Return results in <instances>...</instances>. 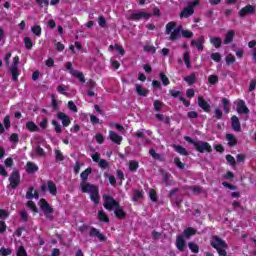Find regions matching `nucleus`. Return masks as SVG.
I'll list each match as a JSON object with an SVG mask.
<instances>
[{
	"mask_svg": "<svg viewBox=\"0 0 256 256\" xmlns=\"http://www.w3.org/2000/svg\"><path fill=\"white\" fill-rule=\"evenodd\" d=\"M91 173H93V168L88 167L80 174V189L82 193H90L91 201H93L94 205H99V201L101 200L99 197V187L87 182Z\"/></svg>",
	"mask_w": 256,
	"mask_h": 256,
	"instance_id": "obj_1",
	"label": "nucleus"
},
{
	"mask_svg": "<svg viewBox=\"0 0 256 256\" xmlns=\"http://www.w3.org/2000/svg\"><path fill=\"white\" fill-rule=\"evenodd\" d=\"M184 81L188 83L189 86L195 85V82L197 81V76H195V73H192L189 76L184 77Z\"/></svg>",
	"mask_w": 256,
	"mask_h": 256,
	"instance_id": "obj_33",
	"label": "nucleus"
},
{
	"mask_svg": "<svg viewBox=\"0 0 256 256\" xmlns=\"http://www.w3.org/2000/svg\"><path fill=\"white\" fill-rule=\"evenodd\" d=\"M144 51H147L148 53H152V54L157 53V49L153 45L144 46Z\"/></svg>",
	"mask_w": 256,
	"mask_h": 256,
	"instance_id": "obj_58",
	"label": "nucleus"
},
{
	"mask_svg": "<svg viewBox=\"0 0 256 256\" xmlns=\"http://www.w3.org/2000/svg\"><path fill=\"white\" fill-rule=\"evenodd\" d=\"M10 187L12 189H17L19 187V183H21V174L19 170H13L9 177Z\"/></svg>",
	"mask_w": 256,
	"mask_h": 256,
	"instance_id": "obj_5",
	"label": "nucleus"
},
{
	"mask_svg": "<svg viewBox=\"0 0 256 256\" xmlns=\"http://www.w3.org/2000/svg\"><path fill=\"white\" fill-rule=\"evenodd\" d=\"M222 105L224 109V113H229L231 111V102H229V99L222 98Z\"/></svg>",
	"mask_w": 256,
	"mask_h": 256,
	"instance_id": "obj_34",
	"label": "nucleus"
},
{
	"mask_svg": "<svg viewBox=\"0 0 256 256\" xmlns=\"http://www.w3.org/2000/svg\"><path fill=\"white\" fill-rule=\"evenodd\" d=\"M188 247L192 253H199V245L195 242H189Z\"/></svg>",
	"mask_w": 256,
	"mask_h": 256,
	"instance_id": "obj_42",
	"label": "nucleus"
},
{
	"mask_svg": "<svg viewBox=\"0 0 256 256\" xmlns=\"http://www.w3.org/2000/svg\"><path fill=\"white\" fill-rule=\"evenodd\" d=\"M11 253H13V251L11 250V248L2 247V248L0 249V255H2V256H9V255H11Z\"/></svg>",
	"mask_w": 256,
	"mask_h": 256,
	"instance_id": "obj_54",
	"label": "nucleus"
},
{
	"mask_svg": "<svg viewBox=\"0 0 256 256\" xmlns=\"http://www.w3.org/2000/svg\"><path fill=\"white\" fill-rule=\"evenodd\" d=\"M26 129H28L30 133H37V131H39V126H37L33 121H28L26 123Z\"/></svg>",
	"mask_w": 256,
	"mask_h": 256,
	"instance_id": "obj_27",
	"label": "nucleus"
},
{
	"mask_svg": "<svg viewBox=\"0 0 256 256\" xmlns=\"http://www.w3.org/2000/svg\"><path fill=\"white\" fill-rule=\"evenodd\" d=\"M52 125L54 127L55 133H63V128L61 127V124L57 120H52Z\"/></svg>",
	"mask_w": 256,
	"mask_h": 256,
	"instance_id": "obj_38",
	"label": "nucleus"
},
{
	"mask_svg": "<svg viewBox=\"0 0 256 256\" xmlns=\"http://www.w3.org/2000/svg\"><path fill=\"white\" fill-rule=\"evenodd\" d=\"M154 111H161V109L163 108V102H161V100H155L154 101Z\"/></svg>",
	"mask_w": 256,
	"mask_h": 256,
	"instance_id": "obj_52",
	"label": "nucleus"
},
{
	"mask_svg": "<svg viewBox=\"0 0 256 256\" xmlns=\"http://www.w3.org/2000/svg\"><path fill=\"white\" fill-rule=\"evenodd\" d=\"M183 26L177 27V22L171 21L166 24L165 34L170 35V41H177L181 39V31Z\"/></svg>",
	"mask_w": 256,
	"mask_h": 256,
	"instance_id": "obj_2",
	"label": "nucleus"
},
{
	"mask_svg": "<svg viewBox=\"0 0 256 256\" xmlns=\"http://www.w3.org/2000/svg\"><path fill=\"white\" fill-rule=\"evenodd\" d=\"M231 125L233 131H236V133H239V131H241V122L239 121V117H237L236 115H233L231 117Z\"/></svg>",
	"mask_w": 256,
	"mask_h": 256,
	"instance_id": "obj_17",
	"label": "nucleus"
},
{
	"mask_svg": "<svg viewBox=\"0 0 256 256\" xmlns=\"http://www.w3.org/2000/svg\"><path fill=\"white\" fill-rule=\"evenodd\" d=\"M129 171L131 173H136L137 169H139V161L137 160H130L128 164Z\"/></svg>",
	"mask_w": 256,
	"mask_h": 256,
	"instance_id": "obj_30",
	"label": "nucleus"
},
{
	"mask_svg": "<svg viewBox=\"0 0 256 256\" xmlns=\"http://www.w3.org/2000/svg\"><path fill=\"white\" fill-rule=\"evenodd\" d=\"M24 45H25L26 49H28V51H31V49H33V40H31V38H29V37H25Z\"/></svg>",
	"mask_w": 256,
	"mask_h": 256,
	"instance_id": "obj_44",
	"label": "nucleus"
},
{
	"mask_svg": "<svg viewBox=\"0 0 256 256\" xmlns=\"http://www.w3.org/2000/svg\"><path fill=\"white\" fill-rule=\"evenodd\" d=\"M159 76H160V80L162 81V83L165 87H167V85L171 84V81H169V77H167V75H165V73L161 72Z\"/></svg>",
	"mask_w": 256,
	"mask_h": 256,
	"instance_id": "obj_40",
	"label": "nucleus"
},
{
	"mask_svg": "<svg viewBox=\"0 0 256 256\" xmlns=\"http://www.w3.org/2000/svg\"><path fill=\"white\" fill-rule=\"evenodd\" d=\"M237 113L247 115L249 113V108L245 104L244 100H239L236 106Z\"/></svg>",
	"mask_w": 256,
	"mask_h": 256,
	"instance_id": "obj_15",
	"label": "nucleus"
},
{
	"mask_svg": "<svg viewBox=\"0 0 256 256\" xmlns=\"http://www.w3.org/2000/svg\"><path fill=\"white\" fill-rule=\"evenodd\" d=\"M171 174L169 173H165L164 174V178H163V182L165 183L166 187H169V185H171Z\"/></svg>",
	"mask_w": 256,
	"mask_h": 256,
	"instance_id": "obj_60",
	"label": "nucleus"
},
{
	"mask_svg": "<svg viewBox=\"0 0 256 256\" xmlns=\"http://www.w3.org/2000/svg\"><path fill=\"white\" fill-rule=\"evenodd\" d=\"M135 89H136V93H137V95H139V97H147V95H149V90L143 88V86H141V84H135Z\"/></svg>",
	"mask_w": 256,
	"mask_h": 256,
	"instance_id": "obj_23",
	"label": "nucleus"
},
{
	"mask_svg": "<svg viewBox=\"0 0 256 256\" xmlns=\"http://www.w3.org/2000/svg\"><path fill=\"white\" fill-rule=\"evenodd\" d=\"M190 189L192 193H197V195H200V193H203V187L191 186Z\"/></svg>",
	"mask_w": 256,
	"mask_h": 256,
	"instance_id": "obj_62",
	"label": "nucleus"
},
{
	"mask_svg": "<svg viewBox=\"0 0 256 256\" xmlns=\"http://www.w3.org/2000/svg\"><path fill=\"white\" fill-rule=\"evenodd\" d=\"M104 207L108 211H113L114 207H119V202H117L111 195H104Z\"/></svg>",
	"mask_w": 256,
	"mask_h": 256,
	"instance_id": "obj_6",
	"label": "nucleus"
},
{
	"mask_svg": "<svg viewBox=\"0 0 256 256\" xmlns=\"http://www.w3.org/2000/svg\"><path fill=\"white\" fill-rule=\"evenodd\" d=\"M210 43L215 47V49H221V45H223V40L220 37H211Z\"/></svg>",
	"mask_w": 256,
	"mask_h": 256,
	"instance_id": "obj_25",
	"label": "nucleus"
},
{
	"mask_svg": "<svg viewBox=\"0 0 256 256\" xmlns=\"http://www.w3.org/2000/svg\"><path fill=\"white\" fill-rule=\"evenodd\" d=\"M233 39H235V30H229L224 38V45H229L230 43H233Z\"/></svg>",
	"mask_w": 256,
	"mask_h": 256,
	"instance_id": "obj_22",
	"label": "nucleus"
},
{
	"mask_svg": "<svg viewBox=\"0 0 256 256\" xmlns=\"http://www.w3.org/2000/svg\"><path fill=\"white\" fill-rule=\"evenodd\" d=\"M151 17H153V14H151L149 12L141 11L138 13H132L129 16V20L130 21H141V19H145L147 21V20L151 19Z\"/></svg>",
	"mask_w": 256,
	"mask_h": 256,
	"instance_id": "obj_7",
	"label": "nucleus"
},
{
	"mask_svg": "<svg viewBox=\"0 0 256 256\" xmlns=\"http://www.w3.org/2000/svg\"><path fill=\"white\" fill-rule=\"evenodd\" d=\"M27 207L31 209L34 213H39V208H37V205L32 200H29L27 202Z\"/></svg>",
	"mask_w": 256,
	"mask_h": 256,
	"instance_id": "obj_43",
	"label": "nucleus"
},
{
	"mask_svg": "<svg viewBox=\"0 0 256 256\" xmlns=\"http://www.w3.org/2000/svg\"><path fill=\"white\" fill-rule=\"evenodd\" d=\"M39 199V192H37V190H35V188L33 186H31L28 191L26 192V199Z\"/></svg>",
	"mask_w": 256,
	"mask_h": 256,
	"instance_id": "obj_21",
	"label": "nucleus"
},
{
	"mask_svg": "<svg viewBox=\"0 0 256 256\" xmlns=\"http://www.w3.org/2000/svg\"><path fill=\"white\" fill-rule=\"evenodd\" d=\"M173 148L176 153H179V155H183L184 157H187V155H189L187 149L181 145H174Z\"/></svg>",
	"mask_w": 256,
	"mask_h": 256,
	"instance_id": "obj_28",
	"label": "nucleus"
},
{
	"mask_svg": "<svg viewBox=\"0 0 256 256\" xmlns=\"http://www.w3.org/2000/svg\"><path fill=\"white\" fill-rule=\"evenodd\" d=\"M226 161L229 163V165H231V167H235V165H237L235 157H233L231 154L226 155Z\"/></svg>",
	"mask_w": 256,
	"mask_h": 256,
	"instance_id": "obj_47",
	"label": "nucleus"
},
{
	"mask_svg": "<svg viewBox=\"0 0 256 256\" xmlns=\"http://www.w3.org/2000/svg\"><path fill=\"white\" fill-rule=\"evenodd\" d=\"M255 88H256V79H252V80L250 81V85H249V87H248V91H249L250 93H252V91H255Z\"/></svg>",
	"mask_w": 256,
	"mask_h": 256,
	"instance_id": "obj_64",
	"label": "nucleus"
},
{
	"mask_svg": "<svg viewBox=\"0 0 256 256\" xmlns=\"http://www.w3.org/2000/svg\"><path fill=\"white\" fill-rule=\"evenodd\" d=\"M47 185L49 193H51L53 196L57 195V185L55 184V182L49 180L47 182Z\"/></svg>",
	"mask_w": 256,
	"mask_h": 256,
	"instance_id": "obj_31",
	"label": "nucleus"
},
{
	"mask_svg": "<svg viewBox=\"0 0 256 256\" xmlns=\"http://www.w3.org/2000/svg\"><path fill=\"white\" fill-rule=\"evenodd\" d=\"M193 13H195V9L191 8L190 6H187L180 12V18L187 19L188 17H191Z\"/></svg>",
	"mask_w": 256,
	"mask_h": 256,
	"instance_id": "obj_20",
	"label": "nucleus"
},
{
	"mask_svg": "<svg viewBox=\"0 0 256 256\" xmlns=\"http://www.w3.org/2000/svg\"><path fill=\"white\" fill-rule=\"evenodd\" d=\"M109 137H110L111 142L116 143V145H121V142L123 141V136L116 134L115 131H110Z\"/></svg>",
	"mask_w": 256,
	"mask_h": 256,
	"instance_id": "obj_19",
	"label": "nucleus"
},
{
	"mask_svg": "<svg viewBox=\"0 0 256 256\" xmlns=\"http://www.w3.org/2000/svg\"><path fill=\"white\" fill-rule=\"evenodd\" d=\"M12 81H19V68H10Z\"/></svg>",
	"mask_w": 256,
	"mask_h": 256,
	"instance_id": "obj_36",
	"label": "nucleus"
},
{
	"mask_svg": "<svg viewBox=\"0 0 256 256\" xmlns=\"http://www.w3.org/2000/svg\"><path fill=\"white\" fill-rule=\"evenodd\" d=\"M208 83L210 85H217V83H219V76H217V75H210L208 77Z\"/></svg>",
	"mask_w": 256,
	"mask_h": 256,
	"instance_id": "obj_46",
	"label": "nucleus"
},
{
	"mask_svg": "<svg viewBox=\"0 0 256 256\" xmlns=\"http://www.w3.org/2000/svg\"><path fill=\"white\" fill-rule=\"evenodd\" d=\"M226 60V65H233V63H235L236 59L235 56H233L232 54H228L225 58Z\"/></svg>",
	"mask_w": 256,
	"mask_h": 256,
	"instance_id": "obj_51",
	"label": "nucleus"
},
{
	"mask_svg": "<svg viewBox=\"0 0 256 256\" xmlns=\"http://www.w3.org/2000/svg\"><path fill=\"white\" fill-rule=\"evenodd\" d=\"M149 197L151 201H153L154 203H157V191H155V189L150 190Z\"/></svg>",
	"mask_w": 256,
	"mask_h": 256,
	"instance_id": "obj_57",
	"label": "nucleus"
},
{
	"mask_svg": "<svg viewBox=\"0 0 256 256\" xmlns=\"http://www.w3.org/2000/svg\"><path fill=\"white\" fill-rule=\"evenodd\" d=\"M182 33V37H184V39H191L193 37V32L189 31V30H181Z\"/></svg>",
	"mask_w": 256,
	"mask_h": 256,
	"instance_id": "obj_55",
	"label": "nucleus"
},
{
	"mask_svg": "<svg viewBox=\"0 0 256 256\" xmlns=\"http://www.w3.org/2000/svg\"><path fill=\"white\" fill-rule=\"evenodd\" d=\"M37 171H39V166H37V164L34 162H27L26 173H28V175H33L34 173H37Z\"/></svg>",
	"mask_w": 256,
	"mask_h": 256,
	"instance_id": "obj_18",
	"label": "nucleus"
},
{
	"mask_svg": "<svg viewBox=\"0 0 256 256\" xmlns=\"http://www.w3.org/2000/svg\"><path fill=\"white\" fill-rule=\"evenodd\" d=\"M215 115V119H217L218 121H220V119H223V110L216 108L214 111Z\"/></svg>",
	"mask_w": 256,
	"mask_h": 256,
	"instance_id": "obj_56",
	"label": "nucleus"
},
{
	"mask_svg": "<svg viewBox=\"0 0 256 256\" xmlns=\"http://www.w3.org/2000/svg\"><path fill=\"white\" fill-rule=\"evenodd\" d=\"M256 11V7L251 4H247L245 7L239 10V17H247V15H254Z\"/></svg>",
	"mask_w": 256,
	"mask_h": 256,
	"instance_id": "obj_9",
	"label": "nucleus"
},
{
	"mask_svg": "<svg viewBox=\"0 0 256 256\" xmlns=\"http://www.w3.org/2000/svg\"><path fill=\"white\" fill-rule=\"evenodd\" d=\"M183 59L187 69H191V56L189 55V51L184 52Z\"/></svg>",
	"mask_w": 256,
	"mask_h": 256,
	"instance_id": "obj_35",
	"label": "nucleus"
},
{
	"mask_svg": "<svg viewBox=\"0 0 256 256\" xmlns=\"http://www.w3.org/2000/svg\"><path fill=\"white\" fill-rule=\"evenodd\" d=\"M181 91L179 90H169V95L173 97V99H177V97H179L181 95Z\"/></svg>",
	"mask_w": 256,
	"mask_h": 256,
	"instance_id": "obj_61",
	"label": "nucleus"
},
{
	"mask_svg": "<svg viewBox=\"0 0 256 256\" xmlns=\"http://www.w3.org/2000/svg\"><path fill=\"white\" fill-rule=\"evenodd\" d=\"M226 140L228 141V147H235L237 145V137L233 134H226Z\"/></svg>",
	"mask_w": 256,
	"mask_h": 256,
	"instance_id": "obj_29",
	"label": "nucleus"
},
{
	"mask_svg": "<svg viewBox=\"0 0 256 256\" xmlns=\"http://www.w3.org/2000/svg\"><path fill=\"white\" fill-rule=\"evenodd\" d=\"M17 256H27V251L24 246H20L16 251Z\"/></svg>",
	"mask_w": 256,
	"mask_h": 256,
	"instance_id": "obj_59",
	"label": "nucleus"
},
{
	"mask_svg": "<svg viewBox=\"0 0 256 256\" xmlns=\"http://www.w3.org/2000/svg\"><path fill=\"white\" fill-rule=\"evenodd\" d=\"M210 245L213 249H216L219 256H227L226 249H229V245H227V242L219 236H213Z\"/></svg>",
	"mask_w": 256,
	"mask_h": 256,
	"instance_id": "obj_3",
	"label": "nucleus"
},
{
	"mask_svg": "<svg viewBox=\"0 0 256 256\" xmlns=\"http://www.w3.org/2000/svg\"><path fill=\"white\" fill-rule=\"evenodd\" d=\"M98 219L102 223H109L110 221L109 216H107V213L103 210L98 211Z\"/></svg>",
	"mask_w": 256,
	"mask_h": 256,
	"instance_id": "obj_32",
	"label": "nucleus"
},
{
	"mask_svg": "<svg viewBox=\"0 0 256 256\" xmlns=\"http://www.w3.org/2000/svg\"><path fill=\"white\" fill-rule=\"evenodd\" d=\"M71 75L79 79L80 83H85V75H83V72H71Z\"/></svg>",
	"mask_w": 256,
	"mask_h": 256,
	"instance_id": "obj_41",
	"label": "nucleus"
},
{
	"mask_svg": "<svg viewBox=\"0 0 256 256\" xmlns=\"http://www.w3.org/2000/svg\"><path fill=\"white\" fill-rule=\"evenodd\" d=\"M114 213L117 219H125L127 217V213L120 206L116 207V209L114 210Z\"/></svg>",
	"mask_w": 256,
	"mask_h": 256,
	"instance_id": "obj_26",
	"label": "nucleus"
},
{
	"mask_svg": "<svg viewBox=\"0 0 256 256\" xmlns=\"http://www.w3.org/2000/svg\"><path fill=\"white\" fill-rule=\"evenodd\" d=\"M198 107H200L204 113H211V104L207 102L203 96H198Z\"/></svg>",
	"mask_w": 256,
	"mask_h": 256,
	"instance_id": "obj_10",
	"label": "nucleus"
},
{
	"mask_svg": "<svg viewBox=\"0 0 256 256\" xmlns=\"http://www.w3.org/2000/svg\"><path fill=\"white\" fill-rule=\"evenodd\" d=\"M175 245L178 251L180 252L185 251V249L187 248V242L185 241V237L181 234L177 235Z\"/></svg>",
	"mask_w": 256,
	"mask_h": 256,
	"instance_id": "obj_11",
	"label": "nucleus"
},
{
	"mask_svg": "<svg viewBox=\"0 0 256 256\" xmlns=\"http://www.w3.org/2000/svg\"><path fill=\"white\" fill-rule=\"evenodd\" d=\"M109 49H115V50H117L118 51V53H119V55H125V49L123 48V46H121V45H110L109 46Z\"/></svg>",
	"mask_w": 256,
	"mask_h": 256,
	"instance_id": "obj_45",
	"label": "nucleus"
},
{
	"mask_svg": "<svg viewBox=\"0 0 256 256\" xmlns=\"http://www.w3.org/2000/svg\"><path fill=\"white\" fill-rule=\"evenodd\" d=\"M174 164L178 169H181V170L185 169V163L181 162V158L179 157L174 158Z\"/></svg>",
	"mask_w": 256,
	"mask_h": 256,
	"instance_id": "obj_48",
	"label": "nucleus"
},
{
	"mask_svg": "<svg viewBox=\"0 0 256 256\" xmlns=\"http://www.w3.org/2000/svg\"><path fill=\"white\" fill-rule=\"evenodd\" d=\"M19 215L23 223H27V221H29V213H27V210H21Z\"/></svg>",
	"mask_w": 256,
	"mask_h": 256,
	"instance_id": "obj_37",
	"label": "nucleus"
},
{
	"mask_svg": "<svg viewBox=\"0 0 256 256\" xmlns=\"http://www.w3.org/2000/svg\"><path fill=\"white\" fill-rule=\"evenodd\" d=\"M31 31L36 37H41L42 28L39 25L32 26Z\"/></svg>",
	"mask_w": 256,
	"mask_h": 256,
	"instance_id": "obj_39",
	"label": "nucleus"
},
{
	"mask_svg": "<svg viewBox=\"0 0 256 256\" xmlns=\"http://www.w3.org/2000/svg\"><path fill=\"white\" fill-rule=\"evenodd\" d=\"M194 149L198 151V153H213V148L209 142L197 141L195 143Z\"/></svg>",
	"mask_w": 256,
	"mask_h": 256,
	"instance_id": "obj_4",
	"label": "nucleus"
},
{
	"mask_svg": "<svg viewBox=\"0 0 256 256\" xmlns=\"http://www.w3.org/2000/svg\"><path fill=\"white\" fill-rule=\"evenodd\" d=\"M205 37L200 36L197 40L191 41V46L196 47L198 51H203L205 49Z\"/></svg>",
	"mask_w": 256,
	"mask_h": 256,
	"instance_id": "obj_14",
	"label": "nucleus"
},
{
	"mask_svg": "<svg viewBox=\"0 0 256 256\" xmlns=\"http://www.w3.org/2000/svg\"><path fill=\"white\" fill-rule=\"evenodd\" d=\"M89 237H97V239H99V241H101V242L107 241V236H105L104 234H101L99 229H97L95 227L90 228Z\"/></svg>",
	"mask_w": 256,
	"mask_h": 256,
	"instance_id": "obj_13",
	"label": "nucleus"
},
{
	"mask_svg": "<svg viewBox=\"0 0 256 256\" xmlns=\"http://www.w3.org/2000/svg\"><path fill=\"white\" fill-rule=\"evenodd\" d=\"M57 117L62 122L63 127H69L71 125V118L67 114L58 112Z\"/></svg>",
	"mask_w": 256,
	"mask_h": 256,
	"instance_id": "obj_16",
	"label": "nucleus"
},
{
	"mask_svg": "<svg viewBox=\"0 0 256 256\" xmlns=\"http://www.w3.org/2000/svg\"><path fill=\"white\" fill-rule=\"evenodd\" d=\"M182 235L185 237V239H191L193 235H197V230L193 227H188L183 231Z\"/></svg>",
	"mask_w": 256,
	"mask_h": 256,
	"instance_id": "obj_24",
	"label": "nucleus"
},
{
	"mask_svg": "<svg viewBox=\"0 0 256 256\" xmlns=\"http://www.w3.org/2000/svg\"><path fill=\"white\" fill-rule=\"evenodd\" d=\"M98 25H100L102 28L107 27V20L105 19V16L100 15L98 17Z\"/></svg>",
	"mask_w": 256,
	"mask_h": 256,
	"instance_id": "obj_53",
	"label": "nucleus"
},
{
	"mask_svg": "<svg viewBox=\"0 0 256 256\" xmlns=\"http://www.w3.org/2000/svg\"><path fill=\"white\" fill-rule=\"evenodd\" d=\"M180 189L175 188L170 190L168 194V198L170 199L171 203H173L176 207L181 208V203H183V198L176 197L175 198V193H179Z\"/></svg>",
	"mask_w": 256,
	"mask_h": 256,
	"instance_id": "obj_8",
	"label": "nucleus"
},
{
	"mask_svg": "<svg viewBox=\"0 0 256 256\" xmlns=\"http://www.w3.org/2000/svg\"><path fill=\"white\" fill-rule=\"evenodd\" d=\"M210 57L212 61H215L216 63H221V58H222L221 53L219 52L212 53Z\"/></svg>",
	"mask_w": 256,
	"mask_h": 256,
	"instance_id": "obj_49",
	"label": "nucleus"
},
{
	"mask_svg": "<svg viewBox=\"0 0 256 256\" xmlns=\"http://www.w3.org/2000/svg\"><path fill=\"white\" fill-rule=\"evenodd\" d=\"M36 3H38L41 9H43V7H49V0H36Z\"/></svg>",
	"mask_w": 256,
	"mask_h": 256,
	"instance_id": "obj_63",
	"label": "nucleus"
},
{
	"mask_svg": "<svg viewBox=\"0 0 256 256\" xmlns=\"http://www.w3.org/2000/svg\"><path fill=\"white\" fill-rule=\"evenodd\" d=\"M40 209L44 215H51V213L54 211L49 202H47V200L44 198L40 199Z\"/></svg>",
	"mask_w": 256,
	"mask_h": 256,
	"instance_id": "obj_12",
	"label": "nucleus"
},
{
	"mask_svg": "<svg viewBox=\"0 0 256 256\" xmlns=\"http://www.w3.org/2000/svg\"><path fill=\"white\" fill-rule=\"evenodd\" d=\"M52 103L51 107L54 111H59V104L57 103V99L55 98V94H52Z\"/></svg>",
	"mask_w": 256,
	"mask_h": 256,
	"instance_id": "obj_50",
	"label": "nucleus"
}]
</instances>
